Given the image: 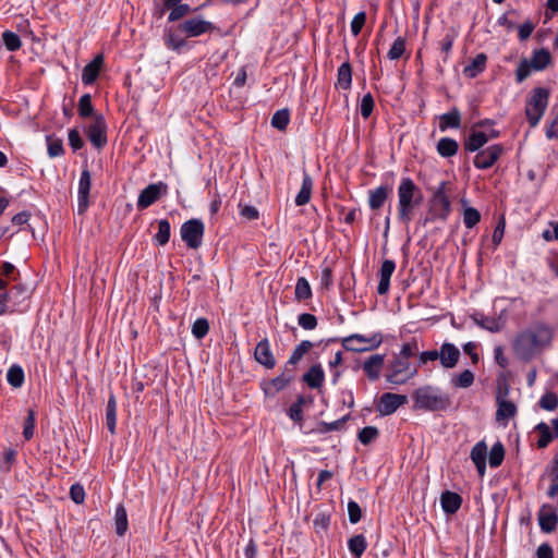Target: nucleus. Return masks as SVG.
Returning a JSON list of instances; mask_svg holds the SVG:
<instances>
[{
	"mask_svg": "<svg viewBox=\"0 0 558 558\" xmlns=\"http://www.w3.org/2000/svg\"><path fill=\"white\" fill-rule=\"evenodd\" d=\"M554 337V329L544 323H536L521 331L514 342L513 351L522 361H531L545 349L549 348Z\"/></svg>",
	"mask_w": 558,
	"mask_h": 558,
	"instance_id": "obj_1",
	"label": "nucleus"
},
{
	"mask_svg": "<svg viewBox=\"0 0 558 558\" xmlns=\"http://www.w3.org/2000/svg\"><path fill=\"white\" fill-rule=\"evenodd\" d=\"M398 221L408 226L414 216V210L422 203L423 195L420 187L411 178H402L398 186Z\"/></svg>",
	"mask_w": 558,
	"mask_h": 558,
	"instance_id": "obj_2",
	"label": "nucleus"
},
{
	"mask_svg": "<svg viewBox=\"0 0 558 558\" xmlns=\"http://www.w3.org/2000/svg\"><path fill=\"white\" fill-rule=\"evenodd\" d=\"M413 408L421 411H446L451 405L448 395L440 388L424 386L413 392Z\"/></svg>",
	"mask_w": 558,
	"mask_h": 558,
	"instance_id": "obj_3",
	"label": "nucleus"
},
{
	"mask_svg": "<svg viewBox=\"0 0 558 558\" xmlns=\"http://www.w3.org/2000/svg\"><path fill=\"white\" fill-rule=\"evenodd\" d=\"M549 90L545 87L534 88L526 99L525 114L527 122L535 128L543 118L548 106Z\"/></svg>",
	"mask_w": 558,
	"mask_h": 558,
	"instance_id": "obj_4",
	"label": "nucleus"
},
{
	"mask_svg": "<svg viewBox=\"0 0 558 558\" xmlns=\"http://www.w3.org/2000/svg\"><path fill=\"white\" fill-rule=\"evenodd\" d=\"M417 374V368L404 359L396 357L389 365L386 379L393 385H403Z\"/></svg>",
	"mask_w": 558,
	"mask_h": 558,
	"instance_id": "obj_5",
	"label": "nucleus"
},
{
	"mask_svg": "<svg viewBox=\"0 0 558 558\" xmlns=\"http://www.w3.org/2000/svg\"><path fill=\"white\" fill-rule=\"evenodd\" d=\"M205 231V226L199 219H191L181 226V238L190 248H198L202 245V240Z\"/></svg>",
	"mask_w": 558,
	"mask_h": 558,
	"instance_id": "obj_6",
	"label": "nucleus"
},
{
	"mask_svg": "<svg viewBox=\"0 0 558 558\" xmlns=\"http://www.w3.org/2000/svg\"><path fill=\"white\" fill-rule=\"evenodd\" d=\"M383 339L380 335H374L369 338L354 333L343 338L342 345L348 351L363 352L372 349H376L380 345Z\"/></svg>",
	"mask_w": 558,
	"mask_h": 558,
	"instance_id": "obj_7",
	"label": "nucleus"
},
{
	"mask_svg": "<svg viewBox=\"0 0 558 558\" xmlns=\"http://www.w3.org/2000/svg\"><path fill=\"white\" fill-rule=\"evenodd\" d=\"M215 25L202 16L187 19L178 25V29L187 37H198L215 29Z\"/></svg>",
	"mask_w": 558,
	"mask_h": 558,
	"instance_id": "obj_8",
	"label": "nucleus"
},
{
	"mask_svg": "<svg viewBox=\"0 0 558 558\" xmlns=\"http://www.w3.org/2000/svg\"><path fill=\"white\" fill-rule=\"evenodd\" d=\"M446 183L441 182L433 194L432 208L436 218L445 221L451 211V203L445 191Z\"/></svg>",
	"mask_w": 558,
	"mask_h": 558,
	"instance_id": "obj_9",
	"label": "nucleus"
},
{
	"mask_svg": "<svg viewBox=\"0 0 558 558\" xmlns=\"http://www.w3.org/2000/svg\"><path fill=\"white\" fill-rule=\"evenodd\" d=\"M498 136L499 132L494 129L487 132L473 129L471 134L465 138L463 146L465 151H478L488 141L495 140Z\"/></svg>",
	"mask_w": 558,
	"mask_h": 558,
	"instance_id": "obj_10",
	"label": "nucleus"
},
{
	"mask_svg": "<svg viewBox=\"0 0 558 558\" xmlns=\"http://www.w3.org/2000/svg\"><path fill=\"white\" fill-rule=\"evenodd\" d=\"M504 153L501 144H494L485 149L478 150L474 157L473 163L477 169H488L500 158Z\"/></svg>",
	"mask_w": 558,
	"mask_h": 558,
	"instance_id": "obj_11",
	"label": "nucleus"
},
{
	"mask_svg": "<svg viewBox=\"0 0 558 558\" xmlns=\"http://www.w3.org/2000/svg\"><path fill=\"white\" fill-rule=\"evenodd\" d=\"M168 186L163 182L147 185L138 195L137 208L145 209L153 205L162 194H167Z\"/></svg>",
	"mask_w": 558,
	"mask_h": 558,
	"instance_id": "obj_12",
	"label": "nucleus"
},
{
	"mask_svg": "<svg viewBox=\"0 0 558 558\" xmlns=\"http://www.w3.org/2000/svg\"><path fill=\"white\" fill-rule=\"evenodd\" d=\"M407 402L408 397L404 395L386 392L380 397L377 410L381 415H390Z\"/></svg>",
	"mask_w": 558,
	"mask_h": 558,
	"instance_id": "obj_13",
	"label": "nucleus"
},
{
	"mask_svg": "<svg viewBox=\"0 0 558 558\" xmlns=\"http://www.w3.org/2000/svg\"><path fill=\"white\" fill-rule=\"evenodd\" d=\"M106 122L101 116H95L93 123L87 129V137L96 148L107 144Z\"/></svg>",
	"mask_w": 558,
	"mask_h": 558,
	"instance_id": "obj_14",
	"label": "nucleus"
},
{
	"mask_svg": "<svg viewBox=\"0 0 558 558\" xmlns=\"http://www.w3.org/2000/svg\"><path fill=\"white\" fill-rule=\"evenodd\" d=\"M474 323L481 328L490 332L501 331L507 323V317L504 312L498 316H484L483 314H475L473 316Z\"/></svg>",
	"mask_w": 558,
	"mask_h": 558,
	"instance_id": "obj_15",
	"label": "nucleus"
},
{
	"mask_svg": "<svg viewBox=\"0 0 558 558\" xmlns=\"http://www.w3.org/2000/svg\"><path fill=\"white\" fill-rule=\"evenodd\" d=\"M92 185V175L87 169L81 173L77 189V208L78 213H84L88 207V196Z\"/></svg>",
	"mask_w": 558,
	"mask_h": 558,
	"instance_id": "obj_16",
	"label": "nucleus"
},
{
	"mask_svg": "<svg viewBox=\"0 0 558 558\" xmlns=\"http://www.w3.org/2000/svg\"><path fill=\"white\" fill-rule=\"evenodd\" d=\"M507 391L504 393L499 392L496 402H497V411H496V421L504 422L506 425L507 422L513 417L517 413L515 404L506 398Z\"/></svg>",
	"mask_w": 558,
	"mask_h": 558,
	"instance_id": "obj_17",
	"label": "nucleus"
},
{
	"mask_svg": "<svg viewBox=\"0 0 558 558\" xmlns=\"http://www.w3.org/2000/svg\"><path fill=\"white\" fill-rule=\"evenodd\" d=\"M439 361L444 368H453L460 359V350L450 342H445L438 350Z\"/></svg>",
	"mask_w": 558,
	"mask_h": 558,
	"instance_id": "obj_18",
	"label": "nucleus"
},
{
	"mask_svg": "<svg viewBox=\"0 0 558 558\" xmlns=\"http://www.w3.org/2000/svg\"><path fill=\"white\" fill-rule=\"evenodd\" d=\"M538 524L543 532H553L558 523V517L554 508L549 505H543L538 511Z\"/></svg>",
	"mask_w": 558,
	"mask_h": 558,
	"instance_id": "obj_19",
	"label": "nucleus"
},
{
	"mask_svg": "<svg viewBox=\"0 0 558 558\" xmlns=\"http://www.w3.org/2000/svg\"><path fill=\"white\" fill-rule=\"evenodd\" d=\"M255 360L264 365L266 368H274L276 365L275 356L270 350V344L268 339L260 340L254 352Z\"/></svg>",
	"mask_w": 558,
	"mask_h": 558,
	"instance_id": "obj_20",
	"label": "nucleus"
},
{
	"mask_svg": "<svg viewBox=\"0 0 558 558\" xmlns=\"http://www.w3.org/2000/svg\"><path fill=\"white\" fill-rule=\"evenodd\" d=\"M163 7L165 9L170 10L168 16L169 22H175L196 10L192 9L186 3H182V0H163Z\"/></svg>",
	"mask_w": 558,
	"mask_h": 558,
	"instance_id": "obj_21",
	"label": "nucleus"
},
{
	"mask_svg": "<svg viewBox=\"0 0 558 558\" xmlns=\"http://www.w3.org/2000/svg\"><path fill=\"white\" fill-rule=\"evenodd\" d=\"M396 269V264L391 259L383 262L379 270V282L377 286V292L380 295L386 294L389 291L390 278Z\"/></svg>",
	"mask_w": 558,
	"mask_h": 558,
	"instance_id": "obj_22",
	"label": "nucleus"
},
{
	"mask_svg": "<svg viewBox=\"0 0 558 558\" xmlns=\"http://www.w3.org/2000/svg\"><path fill=\"white\" fill-rule=\"evenodd\" d=\"M385 355L374 354L371 355L363 364V371L369 380H377L379 378L381 368L384 366Z\"/></svg>",
	"mask_w": 558,
	"mask_h": 558,
	"instance_id": "obj_23",
	"label": "nucleus"
},
{
	"mask_svg": "<svg viewBox=\"0 0 558 558\" xmlns=\"http://www.w3.org/2000/svg\"><path fill=\"white\" fill-rule=\"evenodd\" d=\"M294 374L293 371H290L288 367L276 378L271 379L266 388L265 391L268 395H275L282 389H284L293 379Z\"/></svg>",
	"mask_w": 558,
	"mask_h": 558,
	"instance_id": "obj_24",
	"label": "nucleus"
},
{
	"mask_svg": "<svg viewBox=\"0 0 558 558\" xmlns=\"http://www.w3.org/2000/svg\"><path fill=\"white\" fill-rule=\"evenodd\" d=\"M104 63V57L98 54L83 69L82 82L86 85L94 83L100 72Z\"/></svg>",
	"mask_w": 558,
	"mask_h": 558,
	"instance_id": "obj_25",
	"label": "nucleus"
},
{
	"mask_svg": "<svg viewBox=\"0 0 558 558\" xmlns=\"http://www.w3.org/2000/svg\"><path fill=\"white\" fill-rule=\"evenodd\" d=\"M486 456L487 446L484 441L477 442L471 450V460L481 475H484L486 470Z\"/></svg>",
	"mask_w": 558,
	"mask_h": 558,
	"instance_id": "obj_26",
	"label": "nucleus"
},
{
	"mask_svg": "<svg viewBox=\"0 0 558 558\" xmlns=\"http://www.w3.org/2000/svg\"><path fill=\"white\" fill-rule=\"evenodd\" d=\"M325 379V373L320 364L313 365L304 375L303 380L312 389L322 387Z\"/></svg>",
	"mask_w": 558,
	"mask_h": 558,
	"instance_id": "obj_27",
	"label": "nucleus"
},
{
	"mask_svg": "<svg viewBox=\"0 0 558 558\" xmlns=\"http://www.w3.org/2000/svg\"><path fill=\"white\" fill-rule=\"evenodd\" d=\"M390 187L386 185H380L374 190L368 192V205L372 209L380 208L388 198L390 193Z\"/></svg>",
	"mask_w": 558,
	"mask_h": 558,
	"instance_id": "obj_28",
	"label": "nucleus"
},
{
	"mask_svg": "<svg viewBox=\"0 0 558 558\" xmlns=\"http://www.w3.org/2000/svg\"><path fill=\"white\" fill-rule=\"evenodd\" d=\"M461 497L457 493L445 492L440 496L441 508L446 513L452 514L461 507Z\"/></svg>",
	"mask_w": 558,
	"mask_h": 558,
	"instance_id": "obj_29",
	"label": "nucleus"
},
{
	"mask_svg": "<svg viewBox=\"0 0 558 558\" xmlns=\"http://www.w3.org/2000/svg\"><path fill=\"white\" fill-rule=\"evenodd\" d=\"M312 191H313V180L308 173L304 172L301 189L295 196V205L296 206L306 205L311 199Z\"/></svg>",
	"mask_w": 558,
	"mask_h": 558,
	"instance_id": "obj_30",
	"label": "nucleus"
},
{
	"mask_svg": "<svg viewBox=\"0 0 558 558\" xmlns=\"http://www.w3.org/2000/svg\"><path fill=\"white\" fill-rule=\"evenodd\" d=\"M534 71H543L551 61V56L548 50L542 48L535 50L529 60Z\"/></svg>",
	"mask_w": 558,
	"mask_h": 558,
	"instance_id": "obj_31",
	"label": "nucleus"
},
{
	"mask_svg": "<svg viewBox=\"0 0 558 558\" xmlns=\"http://www.w3.org/2000/svg\"><path fill=\"white\" fill-rule=\"evenodd\" d=\"M461 123V114L458 109H452L440 116L439 129L446 131L449 128L458 129Z\"/></svg>",
	"mask_w": 558,
	"mask_h": 558,
	"instance_id": "obj_32",
	"label": "nucleus"
},
{
	"mask_svg": "<svg viewBox=\"0 0 558 558\" xmlns=\"http://www.w3.org/2000/svg\"><path fill=\"white\" fill-rule=\"evenodd\" d=\"M487 57L484 53H478L470 64L465 65L463 73L468 77H475L478 73L483 72L486 65Z\"/></svg>",
	"mask_w": 558,
	"mask_h": 558,
	"instance_id": "obj_33",
	"label": "nucleus"
},
{
	"mask_svg": "<svg viewBox=\"0 0 558 558\" xmlns=\"http://www.w3.org/2000/svg\"><path fill=\"white\" fill-rule=\"evenodd\" d=\"M459 144L450 137H442L437 143V151L441 157H452L457 154Z\"/></svg>",
	"mask_w": 558,
	"mask_h": 558,
	"instance_id": "obj_34",
	"label": "nucleus"
},
{
	"mask_svg": "<svg viewBox=\"0 0 558 558\" xmlns=\"http://www.w3.org/2000/svg\"><path fill=\"white\" fill-rule=\"evenodd\" d=\"M106 424L109 432L113 435L116 433L117 424V400L113 395L109 396L106 408Z\"/></svg>",
	"mask_w": 558,
	"mask_h": 558,
	"instance_id": "obj_35",
	"label": "nucleus"
},
{
	"mask_svg": "<svg viewBox=\"0 0 558 558\" xmlns=\"http://www.w3.org/2000/svg\"><path fill=\"white\" fill-rule=\"evenodd\" d=\"M114 525H116V533L119 536H123L125 532L128 531V514L126 510L123 505H118L116 508L114 513Z\"/></svg>",
	"mask_w": 558,
	"mask_h": 558,
	"instance_id": "obj_36",
	"label": "nucleus"
},
{
	"mask_svg": "<svg viewBox=\"0 0 558 558\" xmlns=\"http://www.w3.org/2000/svg\"><path fill=\"white\" fill-rule=\"evenodd\" d=\"M352 83V69L349 62L342 63L338 69L337 85L342 89L350 88Z\"/></svg>",
	"mask_w": 558,
	"mask_h": 558,
	"instance_id": "obj_37",
	"label": "nucleus"
},
{
	"mask_svg": "<svg viewBox=\"0 0 558 558\" xmlns=\"http://www.w3.org/2000/svg\"><path fill=\"white\" fill-rule=\"evenodd\" d=\"M461 203L464 206L463 223L468 229H472L480 222L481 214L476 208L466 206L468 202L465 199H462Z\"/></svg>",
	"mask_w": 558,
	"mask_h": 558,
	"instance_id": "obj_38",
	"label": "nucleus"
},
{
	"mask_svg": "<svg viewBox=\"0 0 558 558\" xmlns=\"http://www.w3.org/2000/svg\"><path fill=\"white\" fill-rule=\"evenodd\" d=\"M171 227L167 219H161L158 222V232L155 234L154 240L156 244L163 246L169 242Z\"/></svg>",
	"mask_w": 558,
	"mask_h": 558,
	"instance_id": "obj_39",
	"label": "nucleus"
},
{
	"mask_svg": "<svg viewBox=\"0 0 558 558\" xmlns=\"http://www.w3.org/2000/svg\"><path fill=\"white\" fill-rule=\"evenodd\" d=\"M313 343L308 340H303L299 343L293 350L290 359L288 360L287 365H295L298 364L302 357L312 349Z\"/></svg>",
	"mask_w": 558,
	"mask_h": 558,
	"instance_id": "obj_40",
	"label": "nucleus"
},
{
	"mask_svg": "<svg viewBox=\"0 0 558 558\" xmlns=\"http://www.w3.org/2000/svg\"><path fill=\"white\" fill-rule=\"evenodd\" d=\"M349 550L356 557L360 558L367 547L365 537L362 534L351 537L348 542Z\"/></svg>",
	"mask_w": 558,
	"mask_h": 558,
	"instance_id": "obj_41",
	"label": "nucleus"
},
{
	"mask_svg": "<svg viewBox=\"0 0 558 558\" xmlns=\"http://www.w3.org/2000/svg\"><path fill=\"white\" fill-rule=\"evenodd\" d=\"M24 377V371L19 365H12L7 372V380L14 388H20L23 385Z\"/></svg>",
	"mask_w": 558,
	"mask_h": 558,
	"instance_id": "obj_42",
	"label": "nucleus"
},
{
	"mask_svg": "<svg viewBox=\"0 0 558 558\" xmlns=\"http://www.w3.org/2000/svg\"><path fill=\"white\" fill-rule=\"evenodd\" d=\"M290 121V113L288 109H281L274 113L271 118V125L280 131L287 129Z\"/></svg>",
	"mask_w": 558,
	"mask_h": 558,
	"instance_id": "obj_43",
	"label": "nucleus"
},
{
	"mask_svg": "<svg viewBox=\"0 0 558 558\" xmlns=\"http://www.w3.org/2000/svg\"><path fill=\"white\" fill-rule=\"evenodd\" d=\"M294 293L295 298L300 301L307 300L312 296L311 286L304 277L298 279Z\"/></svg>",
	"mask_w": 558,
	"mask_h": 558,
	"instance_id": "obj_44",
	"label": "nucleus"
},
{
	"mask_svg": "<svg viewBox=\"0 0 558 558\" xmlns=\"http://www.w3.org/2000/svg\"><path fill=\"white\" fill-rule=\"evenodd\" d=\"M536 429L541 434V437L537 441L538 448L547 447L548 444L553 440V438L556 437V435L550 432L549 426L544 422L537 424Z\"/></svg>",
	"mask_w": 558,
	"mask_h": 558,
	"instance_id": "obj_45",
	"label": "nucleus"
},
{
	"mask_svg": "<svg viewBox=\"0 0 558 558\" xmlns=\"http://www.w3.org/2000/svg\"><path fill=\"white\" fill-rule=\"evenodd\" d=\"M474 381V374L470 369H464L451 380L454 387L469 388Z\"/></svg>",
	"mask_w": 558,
	"mask_h": 558,
	"instance_id": "obj_46",
	"label": "nucleus"
},
{
	"mask_svg": "<svg viewBox=\"0 0 558 558\" xmlns=\"http://www.w3.org/2000/svg\"><path fill=\"white\" fill-rule=\"evenodd\" d=\"M329 524L330 517L325 512L317 513L313 520L315 532L320 536L327 532Z\"/></svg>",
	"mask_w": 558,
	"mask_h": 558,
	"instance_id": "obj_47",
	"label": "nucleus"
},
{
	"mask_svg": "<svg viewBox=\"0 0 558 558\" xmlns=\"http://www.w3.org/2000/svg\"><path fill=\"white\" fill-rule=\"evenodd\" d=\"M505 457V449L500 442H497L493 446L489 452V465L492 468H497L501 464Z\"/></svg>",
	"mask_w": 558,
	"mask_h": 558,
	"instance_id": "obj_48",
	"label": "nucleus"
},
{
	"mask_svg": "<svg viewBox=\"0 0 558 558\" xmlns=\"http://www.w3.org/2000/svg\"><path fill=\"white\" fill-rule=\"evenodd\" d=\"M2 40L9 51H16L22 45L20 37L11 31H5L2 34Z\"/></svg>",
	"mask_w": 558,
	"mask_h": 558,
	"instance_id": "obj_49",
	"label": "nucleus"
},
{
	"mask_svg": "<svg viewBox=\"0 0 558 558\" xmlns=\"http://www.w3.org/2000/svg\"><path fill=\"white\" fill-rule=\"evenodd\" d=\"M35 424H36L35 411L29 409L27 412V416L24 421V427H23V436L26 440H29L34 436Z\"/></svg>",
	"mask_w": 558,
	"mask_h": 558,
	"instance_id": "obj_50",
	"label": "nucleus"
},
{
	"mask_svg": "<svg viewBox=\"0 0 558 558\" xmlns=\"http://www.w3.org/2000/svg\"><path fill=\"white\" fill-rule=\"evenodd\" d=\"M209 331V323L206 318H197L192 325V335L196 339H203Z\"/></svg>",
	"mask_w": 558,
	"mask_h": 558,
	"instance_id": "obj_51",
	"label": "nucleus"
},
{
	"mask_svg": "<svg viewBox=\"0 0 558 558\" xmlns=\"http://www.w3.org/2000/svg\"><path fill=\"white\" fill-rule=\"evenodd\" d=\"M78 113L81 117L86 118L90 117L94 112V107L92 104V97L89 94H84L78 100Z\"/></svg>",
	"mask_w": 558,
	"mask_h": 558,
	"instance_id": "obj_52",
	"label": "nucleus"
},
{
	"mask_svg": "<svg viewBox=\"0 0 558 558\" xmlns=\"http://www.w3.org/2000/svg\"><path fill=\"white\" fill-rule=\"evenodd\" d=\"M533 66L527 59H523L518 64L515 71V80L518 83H522L525 78H527L532 73Z\"/></svg>",
	"mask_w": 558,
	"mask_h": 558,
	"instance_id": "obj_53",
	"label": "nucleus"
},
{
	"mask_svg": "<svg viewBox=\"0 0 558 558\" xmlns=\"http://www.w3.org/2000/svg\"><path fill=\"white\" fill-rule=\"evenodd\" d=\"M378 436V429L374 426H366L359 432L357 438L363 445H368Z\"/></svg>",
	"mask_w": 558,
	"mask_h": 558,
	"instance_id": "obj_54",
	"label": "nucleus"
},
{
	"mask_svg": "<svg viewBox=\"0 0 558 558\" xmlns=\"http://www.w3.org/2000/svg\"><path fill=\"white\" fill-rule=\"evenodd\" d=\"M405 51V40L402 37H398L391 48L388 51V58L391 60H397L402 57Z\"/></svg>",
	"mask_w": 558,
	"mask_h": 558,
	"instance_id": "obj_55",
	"label": "nucleus"
},
{
	"mask_svg": "<svg viewBox=\"0 0 558 558\" xmlns=\"http://www.w3.org/2000/svg\"><path fill=\"white\" fill-rule=\"evenodd\" d=\"M374 109V98L371 93H367L363 96L361 104H360V112L361 116L365 119H367Z\"/></svg>",
	"mask_w": 558,
	"mask_h": 558,
	"instance_id": "obj_56",
	"label": "nucleus"
},
{
	"mask_svg": "<svg viewBox=\"0 0 558 558\" xmlns=\"http://www.w3.org/2000/svg\"><path fill=\"white\" fill-rule=\"evenodd\" d=\"M539 407L546 411H554L558 407V398L554 392H546L539 400Z\"/></svg>",
	"mask_w": 558,
	"mask_h": 558,
	"instance_id": "obj_57",
	"label": "nucleus"
},
{
	"mask_svg": "<svg viewBox=\"0 0 558 558\" xmlns=\"http://www.w3.org/2000/svg\"><path fill=\"white\" fill-rule=\"evenodd\" d=\"M303 403H304V399L302 397H300L298 399V401L295 403H293L289 409L288 415L294 422H301L303 418V410H302Z\"/></svg>",
	"mask_w": 558,
	"mask_h": 558,
	"instance_id": "obj_58",
	"label": "nucleus"
},
{
	"mask_svg": "<svg viewBox=\"0 0 558 558\" xmlns=\"http://www.w3.org/2000/svg\"><path fill=\"white\" fill-rule=\"evenodd\" d=\"M299 325L305 330H313L317 326V318L313 314L303 313L298 318Z\"/></svg>",
	"mask_w": 558,
	"mask_h": 558,
	"instance_id": "obj_59",
	"label": "nucleus"
},
{
	"mask_svg": "<svg viewBox=\"0 0 558 558\" xmlns=\"http://www.w3.org/2000/svg\"><path fill=\"white\" fill-rule=\"evenodd\" d=\"M345 416L340 418V420H337V421H333V422H330V423H327V422H320L317 426V432L320 433V434H325V433H328V432H332V430H338L341 428V426L343 425V423L345 422Z\"/></svg>",
	"mask_w": 558,
	"mask_h": 558,
	"instance_id": "obj_60",
	"label": "nucleus"
},
{
	"mask_svg": "<svg viewBox=\"0 0 558 558\" xmlns=\"http://www.w3.org/2000/svg\"><path fill=\"white\" fill-rule=\"evenodd\" d=\"M417 351V343L415 341L407 342L402 344L400 353L397 357L408 361L410 357L414 356Z\"/></svg>",
	"mask_w": 558,
	"mask_h": 558,
	"instance_id": "obj_61",
	"label": "nucleus"
},
{
	"mask_svg": "<svg viewBox=\"0 0 558 558\" xmlns=\"http://www.w3.org/2000/svg\"><path fill=\"white\" fill-rule=\"evenodd\" d=\"M348 514L351 523L355 524L361 520L362 510L359 504L354 500L348 502Z\"/></svg>",
	"mask_w": 558,
	"mask_h": 558,
	"instance_id": "obj_62",
	"label": "nucleus"
},
{
	"mask_svg": "<svg viewBox=\"0 0 558 558\" xmlns=\"http://www.w3.org/2000/svg\"><path fill=\"white\" fill-rule=\"evenodd\" d=\"M7 296L9 301H14L16 304L20 302V298L24 300L28 296V291L23 286H15L9 291Z\"/></svg>",
	"mask_w": 558,
	"mask_h": 558,
	"instance_id": "obj_63",
	"label": "nucleus"
},
{
	"mask_svg": "<svg viewBox=\"0 0 558 558\" xmlns=\"http://www.w3.org/2000/svg\"><path fill=\"white\" fill-rule=\"evenodd\" d=\"M48 141V155L52 158L59 157L63 154V145L60 140H53L51 137H47Z\"/></svg>",
	"mask_w": 558,
	"mask_h": 558,
	"instance_id": "obj_64",
	"label": "nucleus"
}]
</instances>
